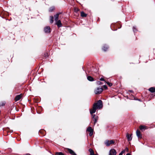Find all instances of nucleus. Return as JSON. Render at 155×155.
<instances>
[{
  "instance_id": "obj_36",
  "label": "nucleus",
  "mask_w": 155,
  "mask_h": 155,
  "mask_svg": "<svg viewBox=\"0 0 155 155\" xmlns=\"http://www.w3.org/2000/svg\"><path fill=\"white\" fill-rule=\"evenodd\" d=\"M25 155H30V154H29V153H27V154H25Z\"/></svg>"
},
{
  "instance_id": "obj_15",
  "label": "nucleus",
  "mask_w": 155,
  "mask_h": 155,
  "mask_svg": "<svg viewBox=\"0 0 155 155\" xmlns=\"http://www.w3.org/2000/svg\"><path fill=\"white\" fill-rule=\"evenodd\" d=\"M149 90L152 93L155 92V88L153 87H151L150 88Z\"/></svg>"
},
{
  "instance_id": "obj_2",
  "label": "nucleus",
  "mask_w": 155,
  "mask_h": 155,
  "mask_svg": "<svg viewBox=\"0 0 155 155\" xmlns=\"http://www.w3.org/2000/svg\"><path fill=\"white\" fill-rule=\"evenodd\" d=\"M114 141L112 140H107L104 142V144L107 147L109 146L110 144H114Z\"/></svg>"
},
{
  "instance_id": "obj_13",
  "label": "nucleus",
  "mask_w": 155,
  "mask_h": 155,
  "mask_svg": "<svg viewBox=\"0 0 155 155\" xmlns=\"http://www.w3.org/2000/svg\"><path fill=\"white\" fill-rule=\"evenodd\" d=\"M68 150L69 153L72 155H77L72 150L68 149Z\"/></svg>"
},
{
  "instance_id": "obj_31",
  "label": "nucleus",
  "mask_w": 155,
  "mask_h": 155,
  "mask_svg": "<svg viewBox=\"0 0 155 155\" xmlns=\"http://www.w3.org/2000/svg\"><path fill=\"white\" fill-rule=\"evenodd\" d=\"M100 80L101 81H104V80L103 78H101L100 79Z\"/></svg>"
},
{
  "instance_id": "obj_11",
  "label": "nucleus",
  "mask_w": 155,
  "mask_h": 155,
  "mask_svg": "<svg viewBox=\"0 0 155 155\" xmlns=\"http://www.w3.org/2000/svg\"><path fill=\"white\" fill-rule=\"evenodd\" d=\"M94 119V124H95L97 121L98 119V117L97 116H95V115H93L92 117Z\"/></svg>"
},
{
  "instance_id": "obj_6",
  "label": "nucleus",
  "mask_w": 155,
  "mask_h": 155,
  "mask_svg": "<svg viewBox=\"0 0 155 155\" xmlns=\"http://www.w3.org/2000/svg\"><path fill=\"white\" fill-rule=\"evenodd\" d=\"M22 95V94H20L16 96L15 99V101H17L19 100L21 98Z\"/></svg>"
},
{
  "instance_id": "obj_7",
  "label": "nucleus",
  "mask_w": 155,
  "mask_h": 155,
  "mask_svg": "<svg viewBox=\"0 0 155 155\" xmlns=\"http://www.w3.org/2000/svg\"><path fill=\"white\" fill-rule=\"evenodd\" d=\"M56 21V24L57 25L58 28H60L62 26V24L60 20H58Z\"/></svg>"
},
{
  "instance_id": "obj_21",
  "label": "nucleus",
  "mask_w": 155,
  "mask_h": 155,
  "mask_svg": "<svg viewBox=\"0 0 155 155\" xmlns=\"http://www.w3.org/2000/svg\"><path fill=\"white\" fill-rule=\"evenodd\" d=\"M54 9V7H52L49 8V12H51Z\"/></svg>"
},
{
  "instance_id": "obj_28",
  "label": "nucleus",
  "mask_w": 155,
  "mask_h": 155,
  "mask_svg": "<svg viewBox=\"0 0 155 155\" xmlns=\"http://www.w3.org/2000/svg\"><path fill=\"white\" fill-rule=\"evenodd\" d=\"M79 11V9L78 8H75L74 9V11L76 12H77Z\"/></svg>"
},
{
  "instance_id": "obj_10",
  "label": "nucleus",
  "mask_w": 155,
  "mask_h": 155,
  "mask_svg": "<svg viewBox=\"0 0 155 155\" xmlns=\"http://www.w3.org/2000/svg\"><path fill=\"white\" fill-rule=\"evenodd\" d=\"M140 129L142 130H144L147 129V127L144 125H141L139 127Z\"/></svg>"
},
{
  "instance_id": "obj_29",
  "label": "nucleus",
  "mask_w": 155,
  "mask_h": 155,
  "mask_svg": "<svg viewBox=\"0 0 155 155\" xmlns=\"http://www.w3.org/2000/svg\"><path fill=\"white\" fill-rule=\"evenodd\" d=\"M48 54L47 53H46L45 54V57L46 58L48 57Z\"/></svg>"
},
{
  "instance_id": "obj_8",
  "label": "nucleus",
  "mask_w": 155,
  "mask_h": 155,
  "mask_svg": "<svg viewBox=\"0 0 155 155\" xmlns=\"http://www.w3.org/2000/svg\"><path fill=\"white\" fill-rule=\"evenodd\" d=\"M136 134L138 138H142V135L141 134L140 131L137 130L136 132Z\"/></svg>"
},
{
  "instance_id": "obj_3",
  "label": "nucleus",
  "mask_w": 155,
  "mask_h": 155,
  "mask_svg": "<svg viewBox=\"0 0 155 155\" xmlns=\"http://www.w3.org/2000/svg\"><path fill=\"white\" fill-rule=\"evenodd\" d=\"M102 88L101 87H99L95 90L94 93L96 94H99L102 92Z\"/></svg>"
},
{
  "instance_id": "obj_18",
  "label": "nucleus",
  "mask_w": 155,
  "mask_h": 155,
  "mask_svg": "<svg viewBox=\"0 0 155 155\" xmlns=\"http://www.w3.org/2000/svg\"><path fill=\"white\" fill-rule=\"evenodd\" d=\"M89 151L90 152V155H94V152L92 149L90 148L89 149Z\"/></svg>"
},
{
  "instance_id": "obj_25",
  "label": "nucleus",
  "mask_w": 155,
  "mask_h": 155,
  "mask_svg": "<svg viewBox=\"0 0 155 155\" xmlns=\"http://www.w3.org/2000/svg\"><path fill=\"white\" fill-rule=\"evenodd\" d=\"M133 31L134 33H135V32H136L137 31V30L136 28V27L134 26L133 27Z\"/></svg>"
},
{
  "instance_id": "obj_17",
  "label": "nucleus",
  "mask_w": 155,
  "mask_h": 155,
  "mask_svg": "<svg viewBox=\"0 0 155 155\" xmlns=\"http://www.w3.org/2000/svg\"><path fill=\"white\" fill-rule=\"evenodd\" d=\"M93 130L92 128L91 127H88L86 130L87 131H88L89 132H91V131H92Z\"/></svg>"
},
{
  "instance_id": "obj_30",
  "label": "nucleus",
  "mask_w": 155,
  "mask_h": 155,
  "mask_svg": "<svg viewBox=\"0 0 155 155\" xmlns=\"http://www.w3.org/2000/svg\"><path fill=\"white\" fill-rule=\"evenodd\" d=\"M125 152V150H124L122 151L120 153H122V154H123Z\"/></svg>"
},
{
  "instance_id": "obj_24",
  "label": "nucleus",
  "mask_w": 155,
  "mask_h": 155,
  "mask_svg": "<svg viewBox=\"0 0 155 155\" xmlns=\"http://www.w3.org/2000/svg\"><path fill=\"white\" fill-rule=\"evenodd\" d=\"M106 83L110 86L111 87L112 85V84L108 81L106 82Z\"/></svg>"
},
{
  "instance_id": "obj_19",
  "label": "nucleus",
  "mask_w": 155,
  "mask_h": 155,
  "mask_svg": "<svg viewBox=\"0 0 155 155\" xmlns=\"http://www.w3.org/2000/svg\"><path fill=\"white\" fill-rule=\"evenodd\" d=\"M50 22L51 23H52L54 22V17L53 16H50Z\"/></svg>"
},
{
  "instance_id": "obj_16",
  "label": "nucleus",
  "mask_w": 155,
  "mask_h": 155,
  "mask_svg": "<svg viewBox=\"0 0 155 155\" xmlns=\"http://www.w3.org/2000/svg\"><path fill=\"white\" fill-rule=\"evenodd\" d=\"M87 79L88 81H94L93 78L91 76H88L87 77Z\"/></svg>"
},
{
  "instance_id": "obj_34",
  "label": "nucleus",
  "mask_w": 155,
  "mask_h": 155,
  "mask_svg": "<svg viewBox=\"0 0 155 155\" xmlns=\"http://www.w3.org/2000/svg\"><path fill=\"white\" fill-rule=\"evenodd\" d=\"M126 155H131V154L129 153H127Z\"/></svg>"
},
{
  "instance_id": "obj_32",
  "label": "nucleus",
  "mask_w": 155,
  "mask_h": 155,
  "mask_svg": "<svg viewBox=\"0 0 155 155\" xmlns=\"http://www.w3.org/2000/svg\"><path fill=\"white\" fill-rule=\"evenodd\" d=\"M104 88L105 89H107V86H106V85H104Z\"/></svg>"
},
{
  "instance_id": "obj_35",
  "label": "nucleus",
  "mask_w": 155,
  "mask_h": 155,
  "mask_svg": "<svg viewBox=\"0 0 155 155\" xmlns=\"http://www.w3.org/2000/svg\"><path fill=\"white\" fill-rule=\"evenodd\" d=\"M119 155H122V153H120L119 154Z\"/></svg>"
},
{
  "instance_id": "obj_9",
  "label": "nucleus",
  "mask_w": 155,
  "mask_h": 155,
  "mask_svg": "<svg viewBox=\"0 0 155 155\" xmlns=\"http://www.w3.org/2000/svg\"><path fill=\"white\" fill-rule=\"evenodd\" d=\"M61 14V12H58L56 14L54 15V20L55 21L58 20L59 18V15Z\"/></svg>"
},
{
  "instance_id": "obj_26",
  "label": "nucleus",
  "mask_w": 155,
  "mask_h": 155,
  "mask_svg": "<svg viewBox=\"0 0 155 155\" xmlns=\"http://www.w3.org/2000/svg\"><path fill=\"white\" fill-rule=\"evenodd\" d=\"M96 83L98 85H100L102 84V83L100 81H97L96 82Z\"/></svg>"
},
{
  "instance_id": "obj_33",
  "label": "nucleus",
  "mask_w": 155,
  "mask_h": 155,
  "mask_svg": "<svg viewBox=\"0 0 155 155\" xmlns=\"http://www.w3.org/2000/svg\"><path fill=\"white\" fill-rule=\"evenodd\" d=\"M128 91L130 92H132V93L133 92V90H129Z\"/></svg>"
},
{
  "instance_id": "obj_20",
  "label": "nucleus",
  "mask_w": 155,
  "mask_h": 155,
  "mask_svg": "<svg viewBox=\"0 0 155 155\" xmlns=\"http://www.w3.org/2000/svg\"><path fill=\"white\" fill-rule=\"evenodd\" d=\"M81 16L82 17H86L87 14L83 12H81Z\"/></svg>"
},
{
  "instance_id": "obj_4",
  "label": "nucleus",
  "mask_w": 155,
  "mask_h": 155,
  "mask_svg": "<svg viewBox=\"0 0 155 155\" xmlns=\"http://www.w3.org/2000/svg\"><path fill=\"white\" fill-rule=\"evenodd\" d=\"M44 31L46 33H49L51 32V28L49 26H46L44 28Z\"/></svg>"
},
{
  "instance_id": "obj_22",
  "label": "nucleus",
  "mask_w": 155,
  "mask_h": 155,
  "mask_svg": "<svg viewBox=\"0 0 155 155\" xmlns=\"http://www.w3.org/2000/svg\"><path fill=\"white\" fill-rule=\"evenodd\" d=\"M55 155H64V153H62L60 152H56L55 153Z\"/></svg>"
},
{
  "instance_id": "obj_5",
  "label": "nucleus",
  "mask_w": 155,
  "mask_h": 155,
  "mask_svg": "<svg viewBox=\"0 0 155 155\" xmlns=\"http://www.w3.org/2000/svg\"><path fill=\"white\" fill-rule=\"evenodd\" d=\"M116 150L114 149H112L110 150L109 155H116Z\"/></svg>"
},
{
  "instance_id": "obj_27",
  "label": "nucleus",
  "mask_w": 155,
  "mask_h": 155,
  "mask_svg": "<svg viewBox=\"0 0 155 155\" xmlns=\"http://www.w3.org/2000/svg\"><path fill=\"white\" fill-rule=\"evenodd\" d=\"M93 130L91 131V132H90L89 133V136H91L93 134Z\"/></svg>"
},
{
  "instance_id": "obj_12",
  "label": "nucleus",
  "mask_w": 155,
  "mask_h": 155,
  "mask_svg": "<svg viewBox=\"0 0 155 155\" xmlns=\"http://www.w3.org/2000/svg\"><path fill=\"white\" fill-rule=\"evenodd\" d=\"M126 137L128 141H130L132 140V137L131 135H130L128 134H127Z\"/></svg>"
},
{
  "instance_id": "obj_1",
  "label": "nucleus",
  "mask_w": 155,
  "mask_h": 155,
  "mask_svg": "<svg viewBox=\"0 0 155 155\" xmlns=\"http://www.w3.org/2000/svg\"><path fill=\"white\" fill-rule=\"evenodd\" d=\"M103 107L102 102L101 100H98L97 103H94L93 107V109L90 110V113L92 115L95 113L97 109H100Z\"/></svg>"
},
{
  "instance_id": "obj_23",
  "label": "nucleus",
  "mask_w": 155,
  "mask_h": 155,
  "mask_svg": "<svg viewBox=\"0 0 155 155\" xmlns=\"http://www.w3.org/2000/svg\"><path fill=\"white\" fill-rule=\"evenodd\" d=\"M5 104V102H2L0 103V107L4 106Z\"/></svg>"
},
{
  "instance_id": "obj_37",
  "label": "nucleus",
  "mask_w": 155,
  "mask_h": 155,
  "mask_svg": "<svg viewBox=\"0 0 155 155\" xmlns=\"http://www.w3.org/2000/svg\"><path fill=\"white\" fill-rule=\"evenodd\" d=\"M94 155H98V154H94Z\"/></svg>"
},
{
  "instance_id": "obj_14",
  "label": "nucleus",
  "mask_w": 155,
  "mask_h": 155,
  "mask_svg": "<svg viewBox=\"0 0 155 155\" xmlns=\"http://www.w3.org/2000/svg\"><path fill=\"white\" fill-rule=\"evenodd\" d=\"M108 48V46L106 45H104L102 48V49L104 51H106Z\"/></svg>"
}]
</instances>
